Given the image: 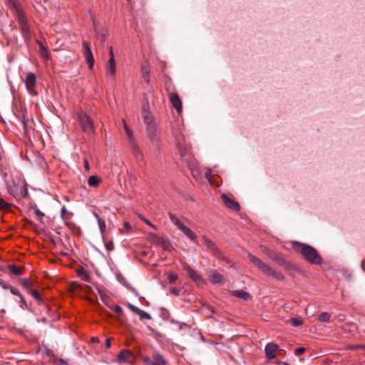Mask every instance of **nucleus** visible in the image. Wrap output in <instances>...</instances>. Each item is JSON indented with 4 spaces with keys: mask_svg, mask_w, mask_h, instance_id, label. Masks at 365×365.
I'll return each mask as SVG.
<instances>
[{
    "mask_svg": "<svg viewBox=\"0 0 365 365\" xmlns=\"http://www.w3.org/2000/svg\"><path fill=\"white\" fill-rule=\"evenodd\" d=\"M292 245L293 249L300 253L309 262L314 264L322 263V257L313 247L296 241L292 242Z\"/></svg>",
    "mask_w": 365,
    "mask_h": 365,
    "instance_id": "1",
    "label": "nucleus"
},
{
    "mask_svg": "<svg viewBox=\"0 0 365 365\" xmlns=\"http://www.w3.org/2000/svg\"><path fill=\"white\" fill-rule=\"evenodd\" d=\"M247 257L249 259V262L253 266L257 267L259 270H260L263 274L272 277L275 279L279 281H283L285 277L280 272L277 271L275 269L272 267L269 264L265 263L259 258L255 257V255L248 253Z\"/></svg>",
    "mask_w": 365,
    "mask_h": 365,
    "instance_id": "2",
    "label": "nucleus"
},
{
    "mask_svg": "<svg viewBox=\"0 0 365 365\" xmlns=\"http://www.w3.org/2000/svg\"><path fill=\"white\" fill-rule=\"evenodd\" d=\"M19 25L21 34L26 43H29L31 40V31L28 24V19L23 10H19L16 15Z\"/></svg>",
    "mask_w": 365,
    "mask_h": 365,
    "instance_id": "3",
    "label": "nucleus"
},
{
    "mask_svg": "<svg viewBox=\"0 0 365 365\" xmlns=\"http://www.w3.org/2000/svg\"><path fill=\"white\" fill-rule=\"evenodd\" d=\"M78 121L83 132L93 133L94 131V125L91 118L84 112H78L77 114Z\"/></svg>",
    "mask_w": 365,
    "mask_h": 365,
    "instance_id": "4",
    "label": "nucleus"
},
{
    "mask_svg": "<svg viewBox=\"0 0 365 365\" xmlns=\"http://www.w3.org/2000/svg\"><path fill=\"white\" fill-rule=\"evenodd\" d=\"M110 59L106 63V77L109 80H113L115 76V61L113 48L110 47L109 51Z\"/></svg>",
    "mask_w": 365,
    "mask_h": 365,
    "instance_id": "5",
    "label": "nucleus"
},
{
    "mask_svg": "<svg viewBox=\"0 0 365 365\" xmlns=\"http://www.w3.org/2000/svg\"><path fill=\"white\" fill-rule=\"evenodd\" d=\"M182 269L196 284L200 285L204 283V279L202 275L192 269L187 264H183Z\"/></svg>",
    "mask_w": 365,
    "mask_h": 365,
    "instance_id": "6",
    "label": "nucleus"
},
{
    "mask_svg": "<svg viewBox=\"0 0 365 365\" xmlns=\"http://www.w3.org/2000/svg\"><path fill=\"white\" fill-rule=\"evenodd\" d=\"M149 108H150V106H149V103L148 102L146 103L143 104V108H142V116L143 118V121H144L145 124L146 125V128L149 127L150 125H156L155 123L154 117L150 112Z\"/></svg>",
    "mask_w": 365,
    "mask_h": 365,
    "instance_id": "7",
    "label": "nucleus"
},
{
    "mask_svg": "<svg viewBox=\"0 0 365 365\" xmlns=\"http://www.w3.org/2000/svg\"><path fill=\"white\" fill-rule=\"evenodd\" d=\"M148 135L149 136L150 140L152 141L153 145L156 146L157 149L160 148V137H159V131L157 129L156 125H150L146 128Z\"/></svg>",
    "mask_w": 365,
    "mask_h": 365,
    "instance_id": "8",
    "label": "nucleus"
},
{
    "mask_svg": "<svg viewBox=\"0 0 365 365\" xmlns=\"http://www.w3.org/2000/svg\"><path fill=\"white\" fill-rule=\"evenodd\" d=\"M83 54L86 57V61L88 66V68L92 69L94 65V58L90 47V44L86 41L83 42Z\"/></svg>",
    "mask_w": 365,
    "mask_h": 365,
    "instance_id": "9",
    "label": "nucleus"
},
{
    "mask_svg": "<svg viewBox=\"0 0 365 365\" xmlns=\"http://www.w3.org/2000/svg\"><path fill=\"white\" fill-rule=\"evenodd\" d=\"M267 256L279 266L284 267L285 268H287L289 267V262L284 258L281 253L274 251H269L267 253Z\"/></svg>",
    "mask_w": 365,
    "mask_h": 365,
    "instance_id": "10",
    "label": "nucleus"
},
{
    "mask_svg": "<svg viewBox=\"0 0 365 365\" xmlns=\"http://www.w3.org/2000/svg\"><path fill=\"white\" fill-rule=\"evenodd\" d=\"M202 240L207 248L212 253L213 255L218 258L222 257L221 251L212 241L208 239L206 236L202 237Z\"/></svg>",
    "mask_w": 365,
    "mask_h": 365,
    "instance_id": "11",
    "label": "nucleus"
},
{
    "mask_svg": "<svg viewBox=\"0 0 365 365\" xmlns=\"http://www.w3.org/2000/svg\"><path fill=\"white\" fill-rule=\"evenodd\" d=\"M222 200L223 201L224 204L230 209L235 210V211H239L240 209V204L234 200L233 199L230 198L227 195L222 194L221 195Z\"/></svg>",
    "mask_w": 365,
    "mask_h": 365,
    "instance_id": "12",
    "label": "nucleus"
},
{
    "mask_svg": "<svg viewBox=\"0 0 365 365\" xmlns=\"http://www.w3.org/2000/svg\"><path fill=\"white\" fill-rule=\"evenodd\" d=\"M170 101L173 106L175 108L178 113L182 112V102L179 96L175 93H170L169 95Z\"/></svg>",
    "mask_w": 365,
    "mask_h": 365,
    "instance_id": "13",
    "label": "nucleus"
},
{
    "mask_svg": "<svg viewBox=\"0 0 365 365\" xmlns=\"http://www.w3.org/2000/svg\"><path fill=\"white\" fill-rule=\"evenodd\" d=\"M36 82V76L34 73H29L25 79V84L28 91L31 93Z\"/></svg>",
    "mask_w": 365,
    "mask_h": 365,
    "instance_id": "14",
    "label": "nucleus"
},
{
    "mask_svg": "<svg viewBox=\"0 0 365 365\" xmlns=\"http://www.w3.org/2000/svg\"><path fill=\"white\" fill-rule=\"evenodd\" d=\"M278 345L269 343L265 346L264 351L266 356L270 359H273L276 358V351L278 350Z\"/></svg>",
    "mask_w": 365,
    "mask_h": 365,
    "instance_id": "15",
    "label": "nucleus"
},
{
    "mask_svg": "<svg viewBox=\"0 0 365 365\" xmlns=\"http://www.w3.org/2000/svg\"><path fill=\"white\" fill-rule=\"evenodd\" d=\"M130 144L131 146L132 153H133V155L135 156V158L138 160H143V153H142L141 150H140L137 143L135 142V140H134L133 138H131V142H130Z\"/></svg>",
    "mask_w": 365,
    "mask_h": 365,
    "instance_id": "16",
    "label": "nucleus"
},
{
    "mask_svg": "<svg viewBox=\"0 0 365 365\" xmlns=\"http://www.w3.org/2000/svg\"><path fill=\"white\" fill-rule=\"evenodd\" d=\"M230 295L242 299L245 301H248L252 298L251 294L244 290H232L230 292Z\"/></svg>",
    "mask_w": 365,
    "mask_h": 365,
    "instance_id": "17",
    "label": "nucleus"
},
{
    "mask_svg": "<svg viewBox=\"0 0 365 365\" xmlns=\"http://www.w3.org/2000/svg\"><path fill=\"white\" fill-rule=\"evenodd\" d=\"M133 356L131 351L125 349L120 351L117 356V361L118 363H123L127 361L128 359Z\"/></svg>",
    "mask_w": 365,
    "mask_h": 365,
    "instance_id": "18",
    "label": "nucleus"
},
{
    "mask_svg": "<svg viewBox=\"0 0 365 365\" xmlns=\"http://www.w3.org/2000/svg\"><path fill=\"white\" fill-rule=\"evenodd\" d=\"M151 365H167V361L159 352L156 351L152 356Z\"/></svg>",
    "mask_w": 365,
    "mask_h": 365,
    "instance_id": "19",
    "label": "nucleus"
},
{
    "mask_svg": "<svg viewBox=\"0 0 365 365\" xmlns=\"http://www.w3.org/2000/svg\"><path fill=\"white\" fill-rule=\"evenodd\" d=\"M98 293L103 304H105L108 308H112L113 302L110 297L100 289H98Z\"/></svg>",
    "mask_w": 365,
    "mask_h": 365,
    "instance_id": "20",
    "label": "nucleus"
},
{
    "mask_svg": "<svg viewBox=\"0 0 365 365\" xmlns=\"http://www.w3.org/2000/svg\"><path fill=\"white\" fill-rule=\"evenodd\" d=\"M181 227L180 231H182L190 240L195 242L197 238L195 234L187 226L184 225Z\"/></svg>",
    "mask_w": 365,
    "mask_h": 365,
    "instance_id": "21",
    "label": "nucleus"
},
{
    "mask_svg": "<svg viewBox=\"0 0 365 365\" xmlns=\"http://www.w3.org/2000/svg\"><path fill=\"white\" fill-rule=\"evenodd\" d=\"M37 43L39 46V53L43 58L46 61H48L50 58V55L48 54V49L44 45L39 41H37Z\"/></svg>",
    "mask_w": 365,
    "mask_h": 365,
    "instance_id": "22",
    "label": "nucleus"
},
{
    "mask_svg": "<svg viewBox=\"0 0 365 365\" xmlns=\"http://www.w3.org/2000/svg\"><path fill=\"white\" fill-rule=\"evenodd\" d=\"M211 282L213 284H222L223 282V276L217 271H215L211 274Z\"/></svg>",
    "mask_w": 365,
    "mask_h": 365,
    "instance_id": "23",
    "label": "nucleus"
},
{
    "mask_svg": "<svg viewBox=\"0 0 365 365\" xmlns=\"http://www.w3.org/2000/svg\"><path fill=\"white\" fill-rule=\"evenodd\" d=\"M73 213L67 210L66 206H63L61 209V217L64 221L66 225H68V220L69 216L71 217Z\"/></svg>",
    "mask_w": 365,
    "mask_h": 365,
    "instance_id": "24",
    "label": "nucleus"
},
{
    "mask_svg": "<svg viewBox=\"0 0 365 365\" xmlns=\"http://www.w3.org/2000/svg\"><path fill=\"white\" fill-rule=\"evenodd\" d=\"M101 182V180L96 175L90 176L88 180V183L89 186L93 187H97L99 185Z\"/></svg>",
    "mask_w": 365,
    "mask_h": 365,
    "instance_id": "25",
    "label": "nucleus"
},
{
    "mask_svg": "<svg viewBox=\"0 0 365 365\" xmlns=\"http://www.w3.org/2000/svg\"><path fill=\"white\" fill-rule=\"evenodd\" d=\"M21 284L22 287L29 293L32 291L33 289V283L29 279L24 278L21 280Z\"/></svg>",
    "mask_w": 365,
    "mask_h": 365,
    "instance_id": "26",
    "label": "nucleus"
},
{
    "mask_svg": "<svg viewBox=\"0 0 365 365\" xmlns=\"http://www.w3.org/2000/svg\"><path fill=\"white\" fill-rule=\"evenodd\" d=\"M141 71L143 81L146 83H148L150 82V72L145 65L142 66Z\"/></svg>",
    "mask_w": 365,
    "mask_h": 365,
    "instance_id": "27",
    "label": "nucleus"
},
{
    "mask_svg": "<svg viewBox=\"0 0 365 365\" xmlns=\"http://www.w3.org/2000/svg\"><path fill=\"white\" fill-rule=\"evenodd\" d=\"M152 237H153V242L155 243L160 245L163 248L166 247L167 242H166V241L163 237H159V236H158L156 235H153V236Z\"/></svg>",
    "mask_w": 365,
    "mask_h": 365,
    "instance_id": "28",
    "label": "nucleus"
},
{
    "mask_svg": "<svg viewBox=\"0 0 365 365\" xmlns=\"http://www.w3.org/2000/svg\"><path fill=\"white\" fill-rule=\"evenodd\" d=\"M8 269L11 274L15 276H20L21 274V268L16 267L14 264H9Z\"/></svg>",
    "mask_w": 365,
    "mask_h": 365,
    "instance_id": "29",
    "label": "nucleus"
},
{
    "mask_svg": "<svg viewBox=\"0 0 365 365\" xmlns=\"http://www.w3.org/2000/svg\"><path fill=\"white\" fill-rule=\"evenodd\" d=\"M8 5H9L11 9H13L15 11V15L18 14L19 10H23L20 5L16 3L14 0H6Z\"/></svg>",
    "mask_w": 365,
    "mask_h": 365,
    "instance_id": "30",
    "label": "nucleus"
},
{
    "mask_svg": "<svg viewBox=\"0 0 365 365\" xmlns=\"http://www.w3.org/2000/svg\"><path fill=\"white\" fill-rule=\"evenodd\" d=\"M31 210L34 211L36 219L39 221H42V219L44 216V214L38 209L36 205H34L31 207Z\"/></svg>",
    "mask_w": 365,
    "mask_h": 365,
    "instance_id": "31",
    "label": "nucleus"
},
{
    "mask_svg": "<svg viewBox=\"0 0 365 365\" xmlns=\"http://www.w3.org/2000/svg\"><path fill=\"white\" fill-rule=\"evenodd\" d=\"M29 294H30L38 302L41 303L43 302V299L38 291L33 289Z\"/></svg>",
    "mask_w": 365,
    "mask_h": 365,
    "instance_id": "32",
    "label": "nucleus"
},
{
    "mask_svg": "<svg viewBox=\"0 0 365 365\" xmlns=\"http://www.w3.org/2000/svg\"><path fill=\"white\" fill-rule=\"evenodd\" d=\"M171 222L180 230L181 226H184L183 223L179 220L178 217L173 215H170Z\"/></svg>",
    "mask_w": 365,
    "mask_h": 365,
    "instance_id": "33",
    "label": "nucleus"
},
{
    "mask_svg": "<svg viewBox=\"0 0 365 365\" xmlns=\"http://www.w3.org/2000/svg\"><path fill=\"white\" fill-rule=\"evenodd\" d=\"M331 314L328 312H323L318 316V319L320 322H327L329 320Z\"/></svg>",
    "mask_w": 365,
    "mask_h": 365,
    "instance_id": "34",
    "label": "nucleus"
},
{
    "mask_svg": "<svg viewBox=\"0 0 365 365\" xmlns=\"http://www.w3.org/2000/svg\"><path fill=\"white\" fill-rule=\"evenodd\" d=\"M138 315L140 317V320L151 319V316L148 313L142 309H140V311L138 313Z\"/></svg>",
    "mask_w": 365,
    "mask_h": 365,
    "instance_id": "35",
    "label": "nucleus"
},
{
    "mask_svg": "<svg viewBox=\"0 0 365 365\" xmlns=\"http://www.w3.org/2000/svg\"><path fill=\"white\" fill-rule=\"evenodd\" d=\"M110 309L113 310L118 316H121L123 314V309L117 304H112V308Z\"/></svg>",
    "mask_w": 365,
    "mask_h": 365,
    "instance_id": "36",
    "label": "nucleus"
},
{
    "mask_svg": "<svg viewBox=\"0 0 365 365\" xmlns=\"http://www.w3.org/2000/svg\"><path fill=\"white\" fill-rule=\"evenodd\" d=\"M178 279V275L174 272L169 274L168 279L170 284L174 283Z\"/></svg>",
    "mask_w": 365,
    "mask_h": 365,
    "instance_id": "37",
    "label": "nucleus"
},
{
    "mask_svg": "<svg viewBox=\"0 0 365 365\" xmlns=\"http://www.w3.org/2000/svg\"><path fill=\"white\" fill-rule=\"evenodd\" d=\"M290 322L292 326L299 327L302 324V320L299 318H292Z\"/></svg>",
    "mask_w": 365,
    "mask_h": 365,
    "instance_id": "38",
    "label": "nucleus"
},
{
    "mask_svg": "<svg viewBox=\"0 0 365 365\" xmlns=\"http://www.w3.org/2000/svg\"><path fill=\"white\" fill-rule=\"evenodd\" d=\"M98 224L101 232L103 233V232L106 230V222H105L104 220L99 219Z\"/></svg>",
    "mask_w": 365,
    "mask_h": 365,
    "instance_id": "39",
    "label": "nucleus"
},
{
    "mask_svg": "<svg viewBox=\"0 0 365 365\" xmlns=\"http://www.w3.org/2000/svg\"><path fill=\"white\" fill-rule=\"evenodd\" d=\"M19 299H20V302L21 303V309L29 310L28 304L26 302L23 295L20 296Z\"/></svg>",
    "mask_w": 365,
    "mask_h": 365,
    "instance_id": "40",
    "label": "nucleus"
},
{
    "mask_svg": "<svg viewBox=\"0 0 365 365\" xmlns=\"http://www.w3.org/2000/svg\"><path fill=\"white\" fill-rule=\"evenodd\" d=\"M0 287L4 289H10L11 285L4 281L2 279H0Z\"/></svg>",
    "mask_w": 365,
    "mask_h": 365,
    "instance_id": "41",
    "label": "nucleus"
},
{
    "mask_svg": "<svg viewBox=\"0 0 365 365\" xmlns=\"http://www.w3.org/2000/svg\"><path fill=\"white\" fill-rule=\"evenodd\" d=\"M124 128H125V130L126 132V134L128 137V139H129V143L131 142V138H133V135H132V133L130 131V130L128 128V125L126 123L124 124Z\"/></svg>",
    "mask_w": 365,
    "mask_h": 365,
    "instance_id": "42",
    "label": "nucleus"
},
{
    "mask_svg": "<svg viewBox=\"0 0 365 365\" xmlns=\"http://www.w3.org/2000/svg\"><path fill=\"white\" fill-rule=\"evenodd\" d=\"M124 128H125V130L126 132V134L128 137V139H129V143L131 142V138H133V135H132V133L130 131V130L128 128V125L126 123L124 124Z\"/></svg>",
    "mask_w": 365,
    "mask_h": 365,
    "instance_id": "43",
    "label": "nucleus"
},
{
    "mask_svg": "<svg viewBox=\"0 0 365 365\" xmlns=\"http://www.w3.org/2000/svg\"><path fill=\"white\" fill-rule=\"evenodd\" d=\"M10 292L12 294L14 295H16V296H18L19 297H20V296H22V294L19 292V291L14 287L11 286V287H10Z\"/></svg>",
    "mask_w": 365,
    "mask_h": 365,
    "instance_id": "44",
    "label": "nucleus"
},
{
    "mask_svg": "<svg viewBox=\"0 0 365 365\" xmlns=\"http://www.w3.org/2000/svg\"><path fill=\"white\" fill-rule=\"evenodd\" d=\"M178 150H179V153L181 155V157L184 158V157L187 156V150L186 148L179 146Z\"/></svg>",
    "mask_w": 365,
    "mask_h": 365,
    "instance_id": "45",
    "label": "nucleus"
},
{
    "mask_svg": "<svg viewBox=\"0 0 365 365\" xmlns=\"http://www.w3.org/2000/svg\"><path fill=\"white\" fill-rule=\"evenodd\" d=\"M9 207V203L0 198V210H4Z\"/></svg>",
    "mask_w": 365,
    "mask_h": 365,
    "instance_id": "46",
    "label": "nucleus"
},
{
    "mask_svg": "<svg viewBox=\"0 0 365 365\" xmlns=\"http://www.w3.org/2000/svg\"><path fill=\"white\" fill-rule=\"evenodd\" d=\"M128 308L132 311L135 314H138V312L140 311V309H139L138 307H137L136 306L133 305V304H128Z\"/></svg>",
    "mask_w": 365,
    "mask_h": 365,
    "instance_id": "47",
    "label": "nucleus"
},
{
    "mask_svg": "<svg viewBox=\"0 0 365 365\" xmlns=\"http://www.w3.org/2000/svg\"><path fill=\"white\" fill-rule=\"evenodd\" d=\"M305 351V348L304 347H299L295 349L294 354L296 356H299Z\"/></svg>",
    "mask_w": 365,
    "mask_h": 365,
    "instance_id": "48",
    "label": "nucleus"
},
{
    "mask_svg": "<svg viewBox=\"0 0 365 365\" xmlns=\"http://www.w3.org/2000/svg\"><path fill=\"white\" fill-rule=\"evenodd\" d=\"M170 292L174 296L180 295V290L176 287H170Z\"/></svg>",
    "mask_w": 365,
    "mask_h": 365,
    "instance_id": "49",
    "label": "nucleus"
},
{
    "mask_svg": "<svg viewBox=\"0 0 365 365\" xmlns=\"http://www.w3.org/2000/svg\"><path fill=\"white\" fill-rule=\"evenodd\" d=\"M205 175L206 179L209 182H210L211 178H212V170L210 168L207 169L205 171Z\"/></svg>",
    "mask_w": 365,
    "mask_h": 365,
    "instance_id": "50",
    "label": "nucleus"
},
{
    "mask_svg": "<svg viewBox=\"0 0 365 365\" xmlns=\"http://www.w3.org/2000/svg\"><path fill=\"white\" fill-rule=\"evenodd\" d=\"M143 361L146 365L150 364H151V363H152L151 359L148 356H143Z\"/></svg>",
    "mask_w": 365,
    "mask_h": 365,
    "instance_id": "51",
    "label": "nucleus"
},
{
    "mask_svg": "<svg viewBox=\"0 0 365 365\" xmlns=\"http://www.w3.org/2000/svg\"><path fill=\"white\" fill-rule=\"evenodd\" d=\"M45 354L48 356H53V351L51 349H49L48 348H46V350H45Z\"/></svg>",
    "mask_w": 365,
    "mask_h": 365,
    "instance_id": "52",
    "label": "nucleus"
},
{
    "mask_svg": "<svg viewBox=\"0 0 365 365\" xmlns=\"http://www.w3.org/2000/svg\"><path fill=\"white\" fill-rule=\"evenodd\" d=\"M111 346V342H110V339L109 338H107L106 339V347L107 349H109Z\"/></svg>",
    "mask_w": 365,
    "mask_h": 365,
    "instance_id": "53",
    "label": "nucleus"
},
{
    "mask_svg": "<svg viewBox=\"0 0 365 365\" xmlns=\"http://www.w3.org/2000/svg\"><path fill=\"white\" fill-rule=\"evenodd\" d=\"M124 227H125V228L127 230H130V229H131V226H130V225L128 222H127L124 223Z\"/></svg>",
    "mask_w": 365,
    "mask_h": 365,
    "instance_id": "54",
    "label": "nucleus"
},
{
    "mask_svg": "<svg viewBox=\"0 0 365 365\" xmlns=\"http://www.w3.org/2000/svg\"><path fill=\"white\" fill-rule=\"evenodd\" d=\"M143 220H144V222H145L146 224L149 225L150 226H151V227H153V228H155V226H154V225H153V224H152L149 220H146V219H143Z\"/></svg>",
    "mask_w": 365,
    "mask_h": 365,
    "instance_id": "55",
    "label": "nucleus"
},
{
    "mask_svg": "<svg viewBox=\"0 0 365 365\" xmlns=\"http://www.w3.org/2000/svg\"><path fill=\"white\" fill-rule=\"evenodd\" d=\"M94 216L97 219V221L98 222L99 219H102L99 215H98L97 213H94Z\"/></svg>",
    "mask_w": 365,
    "mask_h": 365,
    "instance_id": "56",
    "label": "nucleus"
},
{
    "mask_svg": "<svg viewBox=\"0 0 365 365\" xmlns=\"http://www.w3.org/2000/svg\"><path fill=\"white\" fill-rule=\"evenodd\" d=\"M91 340L93 342H98V339L97 337H93Z\"/></svg>",
    "mask_w": 365,
    "mask_h": 365,
    "instance_id": "57",
    "label": "nucleus"
},
{
    "mask_svg": "<svg viewBox=\"0 0 365 365\" xmlns=\"http://www.w3.org/2000/svg\"><path fill=\"white\" fill-rule=\"evenodd\" d=\"M85 168H86V170L89 169L88 163L87 161H86V163H85Z\"/></svg>",
    "mask_w": 365,
    "mask_h": 365,
    "instance_id": "58",
    "label": "nucleus"
},
{
    "mask_svg": "<svg viewBox=\"0 0 365 365\" xmlns=\"http://www.w3.org/2000/svg\"><path fill=\"white\" fill-rule=\"evenodd\" d=\"M130 290H131V291H132V292H133L135 295H137V294H138V293H137L136 290H135L134 288H131V289H130Z\"/></svg>",
    "mask_w": 365,
    "mask_h": 365,
    "instance_id": "59",
    "label": "nucleus"
},
{
    "mask_svg": "<svg viewBox=\"0 0 365 365\" xmlns=\"http://www.w3.org/2000/svg\"><path fill=\"white\" fill-rule=\"evenodd\" d=\"M61 362V363H63V359H60Z\"/></svg>",
    "mask_w": 365,
    "mask_h": 365,
    "instance_id": "60",
    "label": "nucleus"
},
{
    "mask_svg": "<svg viewBox=\"0 0 365 365\" xmlns=\"http://www.w3.org/2000/svg\"><path fill=\"white\" fill-rule=\"evenodd\" d=\"M362 348H363L364 349H365V345H364V346H362Z\"/></svg>",
    "mask_w": 365,
    "mask_h": 365,
    "instance_id": "61",
    "label": "nucleus"
},
{
    "mask_svg": "<svg viewBox=\"0 0 365 365\" xmlns=\"http://www.w3.org/2000/svg\"><path fill=\"white\" fill-rule=\"evenodd\" d=\"M128 1H130V0H127Z\"/></svg>",
    "mask_w": 365,
    "mask_h": 365,
    "instance_id": "62",
    "label": "nucleus"
}]
</instances>
